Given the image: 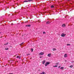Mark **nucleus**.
<instances>
[{
	"label": "nucleus",
	"mask_w": 74,
	"mask_h": 74,
	"mask_svg": "<svg viewBox=\"0 0 74 74\" xmlns=\"http://www.w3.org/2000/svg\"><path fill=\"white\" fill-rule=\"evenodd\" d=\"M33 1V0H29L28 1H24L23 2L25 3H27L28 2H30V1Z\"/></svg>",
	"instance_id": "1"
},
{
	"label": "nucleus",
	"mask_w": 74,
	"mask_h": 74,
	"mask_svg": "<svg viewBox=\"0 0 74 74\" xmlns=\"http://www.w3.org/2000/svg\"><path fill=\"white\" fill-rule=\"evenodd\" d=\"M49 64H50V63L49 62H46V63H45V66H47V65Z\"/></svg>",
	"instance_id": "2"
},
{
	"label": "nucleus",
	"mask_w": 74,
	"mask_h": 74,
	"mask_svg": "<svg viewBox=\"0 0 74 74\" xmlns=\"http://www.w3.org/2000/svg\"><path fill=\"white\" fill-rule=\"evenodd\" d=\"M44 54V53L43 52H41L40 53H39L38 54L39 56H41Z\"/></svg>",
	"instance_id": "3"
},
{
	"label": "nucleus",
	"mask_w": 74,
	"mask_h": 74,
	"mask_svg": "<svg viewBox=\"0 0 74 74\" xmlns=\"http://www.w3.org/2000/svg\"><path fill=\"white\" fill-rule=\"evenodd\" d=\"M66 35V34H61V37H64Z\"/></svg>",
	"instance_id": "4"
},
{
	"label": "nucleus",
	"mask_w": 74,
	"mask_h": 74,
	"mask_svg": "<svg viewBox=\"0 0 74 74\" xmlns=\"http://www.w3.org/2000/svg\"><path fill=\"white\" fill-rule=\"evenodd\" d=\"M16 58L20 59L21 58V57H20V56H17L16 57Z\"/></svg>",
	"instance_id": "5"
},
{
	"label": "nucleus",
	"mask_w": 74,
	"mask_h": 74,
	"mask_svg": "<svg viewBox=\"0 0 74 74\" xmlns=\"http://www.w3.org/2000/svg\"><path fill=\"white\" fill-rule=\"evenodd\" d=\"M65 27V24H63L62 25V27Z\"/></svg>",
	"instance_id": "6"
},
{
	"label": "nucleus",
	"mask_w": 74,
	"mask_h": 74,
	"mask_svg": "<svg viewBox=\"0 0 74 74\" xmlns=\"http://www.w3.org/2000/svg\"><path fill=\"white\" fill-rule=\"evenodd\" d=\"M45 63V60H44L43 61V62H42V63L43 64H44Z\"/></svg>",
	"instance_id": "7"
},
{
	"label": "nucleus",
	"mask_w": 74,
	"mask_h": 74,
	"mask_svg": "<svg viewBox=\"0 0 74 74\" xmlns=\"http://www.w3.org/2000/svg\"><path fill=\"white\" fill-rule=\"evenodd\" d=\"M50 23V22L49 21H47V23H46V24H49Z\"/></svg>",
	"instance_id": "8"
},
{
	"label": "nucleus",
	"mask_w": 74,
	"mask_h": 74,
	"mask_svg": "<svg viewBox=\"0 0 74 74\" xmlns=\"http://www.w3.org/2000/svg\"><path fill=\"white\" fill-rule=\"evenodd\" d=\"M31 26V25H26L25 26L26 27H29Z\"/></svg>",
	"instance_id": "9"
},
{
	"label": "nucleus",
	"mask_w": 74,
	"mask_h": 74,
	"mask_svg": "<svg viewBox=\"0 0 74 74\" xmlns=\"http://www.w3.org/2000/svg\"><path fill=\"white\" fill-rule=\"evenodd\" d=\"M8 42H7V43H6L4 44V45H8Z\"/></svg>",
	"instance_id": "10"
},
{
	"label": "nucleus",
	"mask_w": 74,
	"mask_h": 74,
	"mask_svg": "<svg viewBox=\"0 0 74 74\" xmlns=\"http://www.w3.org/2000/svg\"><path fill=\"white\" fill-rule=\"evenodd\" d=\"M50 56H51V54L50 53L47 54V56L49 57H50Z\"/></svg>",
	"instance_id": "11"
},
{
	"label": "nucleus",
	"mask_w": 74,
	"mask_h": 74,
	"mask_svg": "<svg viewBox=\"0 0 74 74\" xmlns=\"http://www.w3.org/2000/svg\"><path fill=\"white\" fill-rule=\"evenodd\" d=\"M5 50H8V48H5Z\"/></svg>",
	"instance_id": "12"
},
{
	"label": "nucleus",
	"mask_w": 74,
	"mask_h": 74,
	"mask_svg": "<svg viewBox=\"0 0 74 74\" xmlns=\"http://www.w3.org/2000/svg\"><path fill=\"white\" fill-rule=\"evenodd\" d=\"M67 57V55L66 54H65L64 55V57L66 58Z\"/></svg>",
	"instance_id": "13"
},
{
	"label": "nucleus",
	"mask_w": 74,
	"mask_h": 74,
	"mask_svg": "<svg viewBox=\"0 0 74 74\" xmlns=\"http://www.w3.org/2000/svg\"><path fill=\"white\" fill-rule=\"evenodd\" d=\"M51 8H54V6H53V5H51Z\"/></svg>",
	"instance_id": "14"
},
{
	"label": "nucleus",
	"mask_w": 74,
	"mask_h": 74,
	"mask_svg": "<svg viewBox=\"0 0 74 74\" xmlns=\"http://www.w3.org/2000/svg\"><path fill=\"white\" fill-rule=\"evenodd\" d=\"M23 44H24V42H22V43L20 44V45L22 46V45H23Z\"/></svg>",
	"instance_id": "15"
},
{
	"label": "nucleus",
	"mask_w": 74,
	"mask_h": 74,
	"mask_svg": "<svg viewBox=\"0 0 74 74\" xmlns=\"http://www.w3.org/2000/svg\"><path fill=\"white\" fill-rule=\"evenodd\" d=\"M60 69H61L62 70H63L64 69V67H61Z\"/></svg>",
	"instance_id": "16"
},
{
	"label": "nucleus",
	"mask_w": 74,
	"mask_h": 74,
	"mask_svg": "<svg viewBox=\"0 0 74 74\" xmlns=\"http://www.w3.org/2000/svg\"><path fill=\"white\" fill-rule=\"evenodd\" d=\"M58 66V65H56L55 66H53V67H56Z\"/></svg>",
	"instance_id": "17"
},
{
	"label": "nucleus",
	"mask_w": 74,
	"mask_h": 74,
	"mask_svg": "<svg viewBox=\"0 0 74 74\" xmlns=\"http://www.w3.org/2000/svg\"><path fill=\"white\" fill-rule=\"evenodd\" d=\"M70 45H71V44H67L66 45L67 46H70Z\"/></svg>",
	"instance_id": "18"
},
{
	"label": "nucleus",
	"mask_w": 74,
	"mask_h": 74,
	"mask_svg": "<svg viewBox=\"0 0 74 74\" xmlns=\"http://www.w3.org/2000/svg\"><path fill=\"white\" fill-rule=\"evenodd\" d=\"M56 50V49L54 48V49H53V51H55Z\"/></svg>",
	"instance_id": "19"
},
{
	"label": "nucleus",
	"mask_w": 74,
	"mask_h": 74,
	"mask_svg": "<svg viewBox=\"0 0 74 74\" xmlns=\"http://www.w3.org/2000/svg\"><path fill=\"white\" fill-rule=\"evenodd\" d=\"M58 64H59V62H56V65H58Z\"/></svg>",
	"instance_id": "20"
},
{
	"label": "nucleus",
	"mask_w": 74,
	"mask_h": 74,
	"mask_svg": "<svg viewBox=\"0 0 74 74\" xmlns=\"http://www.w3.org/2000/svg\"><path fill=\"white\" fill-rule=\"evenodd\" d=\"M73 67V65H71L70 66V67L71 68H72Z\"/></svg>",
	"instance_id": "21"
},
{
	"label": "nucleus",
	"mask_w": 74,
	"mask_h": 74,
	"mask_svg": "<svg viewBox=\"0 0 74 74\" xmlns=\"http://www.w3.org/2000/svg\"><path fill=\"white\" fill-rule=\"evenodd\" d=\"M41 74H45V73H44V72H42V73H41Z\"/></svg>",
	"instance_id": "22"
},
{
	"label": "nucleus",
	"mask_w": 74,
	"mask_h": 74,
	"mask_svg": "<svg viewBox=\"0 0 74 74\" xmlns=\"http://www.w3.org/2000/svg\"><path fill=\"white\" fill-rule=\"evenodd\" d=\"M26 55H27V56H29V55H30V54H26Z\"/></svg>",
	"instance_id": "23"
},
{
	"label": "nucleus",
	"mask_w": 74,
	"mask_h": 74,
	"mask_svg": "<svg viewBox=\"0 0 74 74\" xmlns=\"http://www.w3.org/2000/svg\"><path fill=\"white\" fill-rule=\"evenodd\" d=\"M43 34H45V32H43Z\"/></svg>",
	"instance_id": "24"
},
{
	"label": "nucleus",
	"mask_w": 74,
	"mask_h": 74,
	"mask_svg": "<svg viewBox=\"0 0 74 74\" xmlns=\"http://www.w3.org/2000/svg\"><path fill=\"white\" fill-rule=\"evenodd\" d=\"M33 49H31V51H32V52H33Z\"/></svg>",
	"instance_id": "25"
},
{
	"label": "nucleus",
	"mask_w": 74,
	"mask_h": 74,
	"mask_svg": "<svg viewBox=\"0 0 74 74\" xmlns=\"http://www.w3.org/2000/svg\"><path fill=\"white\" fill-rule=\"evenodd\" d=\"M3 16H1V17H0V18H1Z\"/></svg>",
	"instance_id": "26"
},
{
	"label": "nucleus",
	"mask_w": 74,
	"mask_h": 74,
	"mask_svg": "<svg viewBox=\"0 0 74 74\" xmlns=\"http://www.w3.org/2000/svg\"><path fill=\"white\" fill-rule=\"evenodd\" d=\"M8 74H14V73H10Z\"/></svg>",
	"instance_id": "27"
},
{
	"label": "nucleus",
	"mask_w": 74,
	"mask_h": 74,
	"mask_svg": "<svg viewBox=\"0 0 74 74\" xmlns=\"http://www.w3.org/2000/svg\"><path fill=\"white\" fill-rule=\"evenodd\" d=\"M60 66H58V68H60Z\"/></svg>",
	"instance_id": "28"
},
{
	"label": "nucleus",
	"mask_w": 74,
	"mask_h": 74,
	"mask_svg": "<svg viewBox=\"0 0 74 74\" xmlns=\"http://www.w3.org/2000/svg\"><path fill=\"white\" fill-rule=\"evenodd\" d=\"M66 1H70L71 0H66Z\"/></svg>",
	"instance_id": "29"
},
{
	"label": "nucleus",
	"mask_w": 74,
	"mask_h": 74,
	"mask_svg": "<svg viewBox=\"0 0 74 74\" xmlns=\"http://www.w3.org/2000/svg\"><path fill=\"white\" fill-rule=\"evenodd\" d=\"M40 58H42V57H40Z\"/></svg>",
	"instance_id": "30"
},
{
	"label": "nucleus",
	"mask_w": 74,
	"mask_h": 74,
	"mask_svg": "<svg viewBox=\"0 0 74 74\" xmlns=\"http://www.w3.org/2000/svg\"><path fill=\"white\" fill-rule=\"evenodd\" d=\"M0 34H1V32H0Z\"/></svg>",
	"instance_id": "31"
}]
</instances>
